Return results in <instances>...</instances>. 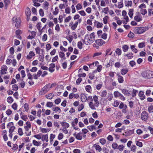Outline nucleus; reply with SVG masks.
Wrapping results in <instances>:
<instances>
[{
	"label": "nucleus",
	"mask_w": 153,
	"mask_h": 153,
	"mask_svg": "<svg viewBox=\"0 0 153 153\" xmlns=\"http://www.w3.org/2000/svg\"><path fill=\"white\" fill-rule=\"evenodd\" d=\"M95 37V33L94 32L91 33L89 35L87 34L85 36L84 42L86 45H89L94 42Z\"/></svg>",
	"instance_id": "nucleus-1"
},
{
	"label": "nucleus",
	"mask_w": 153,
	"mask_h": 153,
	"mask_svg": "<svg viewBox=\"0 0 153 153\" xmlns=\"http://www.w3.org/2000/svg\"><path fill=\"white\" fill-rule=\"evenodd\" d=\"M147 27H136L134 29V32L136 34H141L148 30Z\"/></svg>",
	"instance_id": "nucleus-2"
},
{
	"label": "nucleus",
	"mask_w": 153,
	"mask_h": 153,
	"mask_svg": "<svg viewBox=\"0 0 153 153\" xmlns=\"http://www.w3.org/2000/svg\"><path fill=\"white\" fill-rule=\"evenodd\" d=\"M141 75L145 78L149 79L153 77V72L149 70L142 72Z\"/></svg>",
	"instance_id": "nucleus-3"
},
{
	"label": "nucleus",
	"mask_w": 153,
	"mask_h": 153,
	"mask_svg": "<svg viewBox=\"0 0 153 153\" xmlns=\"http://www.w3.org/2000/svg\"><path fill=\"white\" fill-rule=\"evenodd\" d=\"M52 87V85L49 84L46 85L40 91V93L41 94H44L46 93L48 91H49L50 89Z\"/></svg>",
	"instance_id": "nucleus-4"
},
{
	"label": "nucleus",
	"mask_w": 153,
	"mask_h": 153,
	"mask_svg": "<svg viewBox=\"0 0 153 153\" xmlns=\"http://www.w3.org/2000/svg\"><path fill=\"white\" fill-rule=\"evenodd\" d=\"M21 22V19L19 17H18L17 16H15L12 19L13 23H16L15 26L17 28L20 27Z\"/></svg>",
	"instance_id": "nucleus-5"
},
{
	"label": "nucleus",
	"mask_w": 153,
	"mask_h": 153,
	"mask_svg": "<svg viewBox=\"0 0 153 153\" xmlns=\"http://www.w3.org/2000/svg\"><path fill=\"white\" fill-rule=\"evenodd\" d=\"M149 117L148 113L146 111H143L141 115V118L142 120L146 121Z\"/></svg>",
	"instance_id": "nucleus-6"
},
{
	"label": "nucleus",
	"mask_w": 153,
	"mask_h": 153,
	"mask_svg": "<svg viewBox=\"0 0 153 153\" xmlns=\"http://www.w3.org/2000/svg\"><path fill=\"white\" fill-rule=\"evenodd\" d=\"M7 126L8 128H9V132H13L15 128V127L12 122L9 123L8 124Z\"/></svg>",
	"instance_id": "nucleus-7"
},
{
	"label": "nucleus",
	"mask_w": 153,
	"mask_h": 153,
	"mask_svg": "<svg viewBox=\"0 0 153 153\" xmlns=\"http://www.w3.org/2000/svg\"><path fill=\"white\" fill-rule=\"evenodd\" d=\"M78 25V22H75L73 24L72 22H70L69 23V26L71 27V28L72 30H75L77 27Z\"/></svg>",
	"instance_id": "nucleus-8"
},
{
	"label": "nucleus",
	"mask_w": 153,
	"mask_h": 153,
	"mask_svg": "<svg viewBox=\"0 0 153 153\" xmlns=\"http://www.w3.org/2000/svg\"><path fill=\"white\" fill-rule=\"evenodd\" d=\"M73 136L78 140H81L82 138V134L81 132L76 133L75 132L73 134Z\"/></svg>",
	"instance_id": "nucleus-9"
},
{
	"label": "nucleus",
	"mask_w": 153,
	"mask_h": 153,
	"mask_svg": "<svg viewBox=\"0 0 153 153\" xmlns=\"http://www.w3.org/2000/svg\"><path fill=\"white\" fill-rule=\"evenodd\" d=\"M89 107L92 110H95L96 107H98L99 105L96 104L95 102L94 103L93 102H89L88 104Z\"/></svg>",
	"instance_id": "nucleus-10"
},
{
	"label": "nucleus",
	"mask_w": 153,
	"mask_h": 153,
	"mask_svg": "<svg viewBox=\"0 0 153 153\" xmlns=\"http://www.w3.org/2000/svg\"><path fill=\"white\" fill-rule=\"evenodd\" d=\"M35 55V53L33 51H30L28 54L26 56V58L27 60L31 59Z\"/></svg>",
	"instance_id": "nucleus-11"
},
{
	"label": "nucleus",
	"mask_w": 153,
	"mask_h": 153,
	"mask_svg": "<svg viewBox=\"0 0 153 153\" xmlns=\"http://www.w3.org/2000/svg\"><path fill=\"white\" fill-rule=\"evenodd\" d=\"M25 13L27 16V20L28 21L31 15V11L29 7H27L26 8L25 10Z\"/></svg>",
	"instance_id": "nucleus-12"
},
{
	"label": "nucleus",
	"mask_w": 153,
	"mask_h": 153,
	"mask_svg": "<svg viewBox=\"0 0 153 153\" xmlns=\"http://www.w3.org/2000/svg\"><path fill=\"white\" fill-rule=\"evenodd\" d=\"M7 67L5 65H3L1 67V74H6Z\"/></svg>",
	"instance_id": "nucleus-13"
},
{
	"label": "nucleus",
	"mask_w": 153,
	"mask_h": 153,
	"mask_svg": "<svg viewBox=\"0 0 153 153\" xmlns=\"http://www.w3.org/2000/svg\"><path fill=\"white\" fill-rule=\"evenodd\" d=\"M134 19L137 22H139L142 20L143 18L140 14H138L134 17Z\"/></svg>",
	"instance_id": "nucleus-14"
},
{
	"label": "nucleus",
	"mask_w": 153,
	"mask_h": 153,
	"mask_svg": "<svg viewBox=\"0 0 153 153\" xmlns=\"http://www.w3.org/2000/svg\"><path fill=\"white\" fill-rule=\"evenodd\" d=\"M95 42L97 45L100 46H102L105 43V41L102 39H97L95 41Z\"/></svg>",
	"instance_id": "nucleus-15"
},
{
	"label": "nucleus",
	"mask_w": 153,
	"mask_h": 153,
	"mask_svg": "<svg viewBox=\"0 0 153 153\" xmlns=\"http://www.w3.org/2000/svg\"><path fill=\"white\" fill-rule=\"evenodd\" d=\"M87 95L84 93H82L81 95V99L83 102H85L87 100Z\"/></svg>",
	"instance_id": "nucleus-16"
},
{
	"label": "nucleus",
	"mask_w": 153,
	"mask_h": 153,
	"mask_svg": "<svg viewBox=\"0 0 153 153\" xmlns=\"http://www.w3.org/2000/svg\"><path fill=\"white\" fill-rule=\"evenodd\" d=\"M60 123L63 128H68L69 127V124L68 123H66L65 121L61 122Z\"/></svg>",
	"instance_id": "nucleus-17"
},
{
	"label": "nucleus",
	"mask_w": 153,
	"mask_h": 153,
	"mask_svg": "<svg viewBox=\"0 0 153 153\" xmlns=\"http://www.w3.org/2000/svg\"><path fill=\"white\" fill-rule=\"evenodd\" d=\"M42 140L43 141L48 142V134H43L42 135Z\"/></svg>",
	"instance_id": "nucleus-18"
},
{
	"label": "nucleus",
	"mask_w": 153,
	"mask_h": 153,
	"mask_svg": "<svg viewBox=\"0 0 153 153\" xmlns=\"http://www.w3.org/2000/svg\"><path fill=\"white\" fill-rule=\"evenodd\" d=\"M59 57L61 58V61H63L66 59L65 57V54L62 51H59Z\"/></svg>",
	"instance_id": "nucleus-19"
},
{
	"label": "nucleus",
	"mask_w": 153,
	"mask_h": 153,
	"mask_svg": "<svg viewBox=\"0 0 153 153\" xmlns=\"http://www.w3.org/2000/svg\"><path fill=\"white\" fill-rule=\"evenodd\" d=\"M55 67V64L54 63H51L50 64V67L49 69V71L51 73L54 71L55 70L54 68Z\"/></svg>",
	"instance_id": "nucleus-20"
},
{
	"label": "nucleus",
	"mask_w": 153,
	"mask_h": 153,
	"mask_svg": "<svg viewBox=\"0 0 153 153\" xmlns=\"http://www.w3.org/2000/svg\"><path fill=\"white\" fill-rule=\"evenodd\" d=\"M36 27L39 32L40 33H42L43 31H42V26L41 23L40 22L38 23L36 25Z\"/></svg>",
	"instance_id": "nucleus-21"
},
{
	"label": "nucleus",
	"mask_w": 153,
	"mask_h": 153,
	"mask_svg": "<svg viewBox=\"0 0 153 153\" xmlns=\"http://www.w3.org/2000/svg\"><path fill=\"white\" fill-rule=\"evenodd\" d=\"M22 32L21 30H18L16 31V38L19 39H21L22 37L20 36V34H22Z\"/></svg>",
	"instance_id": "nucleus-22"
},
{
	"label": "nucleus",
	"mask_w": 153,
	"mask_h": 153,
	"mask_svg": "<svg viewBox=\"0 0 153 153\" xmlns=\"http://www.w3.org/2000/svg\"><path fill=\"white\" fill-rule=\"evenodd\" d=\"M122 92L123 94L126 96H129L131 94L130 91L128 90H126L125 89H122Z\"/></svg>",
	"instance_id": "nucleus-23"
},
{
	"label": "nucleus",
	"mask_w": 153,
	"mask_h": 153,
	"mask_svg": "<svg viewBox=\"0 0 153 153\" xmlns=\"http://www.w3.org/2000/svg\"><path fill=\"white\" fill-rule=\"evenodd\" d=\"M31 127V124L30 122L27 121L25 125L24 128L25 129H30Z\"/></svg>",
	"instance_id": "nucleus-24"
},
{
	"label": "nucleus",
	"mask_w": 153,
	"mask_h": 153,
	"mask_svg": "<svg viewBox=\"0 0 153 153\" xmlns=\"http://www.w3.org/2000/svg\"><path fill=\"white\" fill-rule=\"evenodd\" d=\"M139 96L140 99L141 100H144L145 98V96L144 94V92L143 91H140L139 94Z\"/></svg>",
	"instance_id": "nucleus-25"
},
{
	"label": "nucleus",
	"mask_w": 153,
	"mask_h": 153,
	"mask_svg": "<svg viewBox=\"0 0 153 153\" xmlns=\"http://www.w3.org/2000/svg\"><path fill=\"white\" fill-rule=\"evenodd\" d=\"M95 26L97 28H100L102 27L103 24L102 22H100L97 21H95L94 23Z\"/></svg>",
	"instance_id": "nucleus-26"
},
{
	"label": "nucleus",
	"mask_w": 153,
	"mask_h": 153,
	"mask_svg": "<svg viewBox=\"0 0 153 153\" xmlns=\"http://www.w3.org/2000/svg\"><path fill=\"white\" fill-rule=\"evenodd\" d=\"M125 6L127 7H131L132 5V3L131 1H125Z\"/></svg>",
	"instance_id": "nucleus-27"
},
{
	"label": "nucleus",
	"mask_w": 153,
	"mask_h": 153,
	"mask_svg": "<svg viewBox=\"0 0 153 153\" xmlns=\"http://www.w3.org/2000/svg\"><path fill=\"white\" fill-rule=\"evenodd\" d=\"M40 130L42 133H46L48 132L50 130V129L48 128H40Z\"/></svg>",
	"instance_id": "nucleus-28"
},
{
	"label": "nucleus",
	"mask_w": 153,
	"mask_h": 153,
	"mask_svg": "<svg viewBox=\"0 0 153 153\" xmlns=\"http://www.w3.org/2000/svg\"><path fill=\"white\" fill-rule=\"evenodd\" d=\"M125 56H127L128 58L129 59H132L134 56L133 54L131 52L128 53L127 54H125L124 55Z\"/></svg>",
	"instance_id": "nucleus-29"
},
{
	"label": "nucleus",
	"mask_w": 153,
	"mask_h": 153,
	"mask_svg": "<svg viewBox=\"0 0 153 153\" xmlns=\"http://www.w3.org/2000/svg\"><path fill=\"white\" fill-rule=\"evenodd\" d=\"M128 71V69L126 68H123L120 71L121 74L122 75L126 74Z\"/></svg>",
	"instance_id": "nucleus-30"
},
{
	"label": "nucleus",
	"mask_w": 153,
	"mask_h": 153,
	"mask_svg": "<svg viewBox=\"0 0 153 153\" xmlns=\"http://www.w3.org/2000/svg\"><path fill=\"white\" fill-rule=\"evenodd\" d=\"M53 111L55 112V113H60L61 112V109L60 108L57 106L55 107L52 108Z\"/></svg>",
	"instance_id": "nucleus-31"
},
{
	"label": "nucleus",
	"mask_w": 153,
	"mask_h": 153,
	"mask_svg": "<svg viewBox=\"0 0 153 153\" xmlns=\"http://www.w3.org/2000/svg\"><path fill=\"white\" fill-rule=\"evenodd\" d=\"M123 51L124 52H126L129 48V47L127 45H123L122 47Z\"/></svg>",
	"instance_id": "nucleus-32"
},
{
	"label": "nucleus",
	"mask_w": 153,
	"mask_h": 153,
	"mask_svg": "<svg viewBox=\"0 0 153 153\" xmlns=\"http://www.w3.org/2000/svg\"><path fill=\"white\" fill-rule=\"evenodd\" d=\"M109 19V17L108 16H105L103 19V23L106 25L108 23V21Z\"/></svg>",
	"instance_id": "nucleus-33"
},
{
	"label": "nucleus",
	"mask_w": 153,
	"mask_h": 153,
	"mask_svg": "<svg viewBox=\"0 0 153 153\" xmlns=\"http://www.w3.org/2000/svg\"><path fill=\"white\" fill-rule=\"evenodd\" d=\"M87 128L90 131H92L94 130H96V127L94 125H92L91 126H88Z\"/></svg>",
	"instance_id": "nucleus-34"
},
{
	"label": "nucleus",
	"mask_w": 153,
	"mask_h": 153,
	"mask_svg": "<svg viewBox=\"0 0 153 153\" xmlns=\"http://www.w3.org/2000/svg\"><path fill=\"white\" fill-rule=\"evenodd\" d=\"M32 143L34 145L37 146H39L41 144V142H38L35 140H33Z\"/></svg>",
	"instance_id": "nucleus-35"
},
{
	"label": "nucleus",
	"mask_w": 153,
	"mask_h": 153,
	"mask_svg": "<svg viewBox=\"0 0 153 153\" xmlns=\"http://www.w3.org/2000/svg\"><path fill=\"white\" fill-rule=\"evenodd\" d=\"M93 100L94 102L97 105H99V102L98 100V97L96 95H95L93 97Z\"/></svg>",
	"instance_id": "nucleus-36"
},
{
	"label": "nucleus",
	"mask_w": 153,
	"mask_h": 153,
	"mask_svg": "<svg viewBox=\"0 0 153 153\" xmlns=\"http://www.w3.org/2000/svg\"><path fill=\"white\" fill-rule=\"evenodd\" d=\"M82 136L84 138H85L86 137V134L88 132V130L86 128L82 129Z\"/></svg>",
	"instance_id": "nucleus-37"
},
{
	"label": "nucleus",
	"mask_w": 153,
	"mask_h": 153,
	"mask_svg": "<svg viewBox=\"0 0 153 153\" xmlns=\"http://www.w3.org/2000/svg\"><path fill=\"white\" fill-rule=\"evenodd\" d=\"M107 94V91L106 90H103L101 91L100 94L101 97H105Z\"/></svg>",
	"instance_id": "nucleus-38"
},
{
	"label": "nucleus",
	"mask_w": 153,
	"mask_h": 153,
	"mask_svg": "<svg viewBox=\"0 0 153 153\" xmlns=\"http://www.w3.org/2000/svg\"><path fill=\"white\" fill-rule=\"evenodd\" d=\"M94 146L95 147V149L97 151H98L99 152H100L102 151V148L99 145L95 144Z\"/></svg>",
	"instance_id": "nucleus-39"
},
{
	"label": "nucleus",
	"mask_w": 153,
	"mask_h": 153,
	"mask_svg": "<svg viewBox=\"0 0 153 153\" xmlns=\"http://www.w3.org/2000/svg\"><path fill=\"white\" fill-rule=\"evenodd\" d=\"M102 68V66L101 65H99L98 67H97L96 70L94 71V73H97V71L99 72H100L101 71Z\"/></svg>",
	"instance_id": "nucleus-40"
},
{
	"label": "nucleus",
	"mask_w": 153,
	"mask_h": 153,
	"mask_svg": "<svg viewBox=\"0 0 153 153\" xmlns=\"http://www.w3.org/2000/svg\"><path fill=\"white\" fill-rule=\"evenodd\" d=\"M123 17V18L124 19H125V20L123 21V23L124 25H125L128 22V17L127 15Z\"/></svg>",
	"instance_id": "nucleus-41"
},
{
	"label": "nucleus",
	"mask_w": 153,
	"mask_h": 153,
	"mask_svg": "<svg viewBox=\"0 0 153 153\" xmlns=\"http://www.w3.org/2000/svg\"><path fill=\"white\" fill-rule=\"evenodd\" d=\"M49 4L47 1H45L43 5V8L46 10H47L48 8Z\"/></svg>",
	"instance_id": "nucleus-42"
},
{
	"label": "nucleus",
	"mask_w": 153,
	"mask_h": 153,
	"mask_svg": "<svg viewBox=\"0 0 153 153\" xmlns=\"http://www.w3.org/2000/svg\"><path fill=\"white\" fill-rule=\"evenodd\" d=\"M134 14V10L133 9H131L129 10L128 14L130 17L132 18Z\"/></svg>",
	"instance_id": "nucleus-43"
},
{
	"label": "nucleus",
	"mask_w": 153,
	"mask_h": 153,
	"mask_svg": "<svg viewBox=\"0 0 153 153\" xmlns=\"http://www.w3.org/2000/svg\"><path fill=\"white\" fill-rule=\"evenodd\" d=\"M85 90L88 92L91 93L92 91L91 87L90 85H87L85 87Z\"/></svg>",
	"instance_id": "nucleus-44"
},
{
	"label": "nucleus",
	"mask_w": 153,
	"mask_h": 153,
	"mask_svg": "<svg viewBox=\"0 0 153 153\" xmlns=\"http://www.w3.org/2000/svg\"><path fill=\"white\" fill-rule=\"evenodd\" d=\"M10 78V76L8 75H7L4 76V81L6 84H7L9 81L8 79Z\"/></svg>",
	"instance_id": "nucleus-45"
},
{
	"label": "nucleus",
	"mask_w": 153,
	"mask_h": 153,
	"mask_svg": "<svg viewBox=\"0 0 153 153\" xmlns=\"http://www.w3.org/2000/svg\"><path fill=\"white\" fill-rule=\"evenodd\" d=\"M130 147L131 151L134 152H135L136 151L137 147L135 145H132Z\"/></svg>",
	"instance_id": "nucleus-46"
},
{
	"label": "nucleus",
	"mask_w": 153,
	"mask_h": 153,
	"mask_svg": "<svg viewBox=\"0 0 153 153\" xmlns=\"http://www.w3.org/2000/svg\"><path fill=\"white\" fill-rule=\"evenodd\" d=\"M115 52L118 56L120 55L122 53L121 50L119 48H117L116 49Z\"/></svg>",
	"instance_id": "nucleus-47"
},
{
	"label": "nucleus",
	"mask_w": 153,
	"mask_h": 153,
	"mask_svg": "<svg viewBox=\"0 0 153 153\" xmlns=\"http://www.w3.org/2000/svg\"><path fill=\"white\" fill-rule=\"evenodd\" d=\"M130 48L132 51L135 53H136L137 52V50L135 48V46L134 45H131Z\"/></svg>",
	"instance_id": "nucleus-48"
},
{
	"label": "nucleus",
	"mask_w": 153,
	"mask_h": 153,
	"mask_svg": "<svg viewBox=\"0 0 153 153\" xmlns=\"http://www.w3.org/2000/svg\"><path fill=\"white\" fill-rule=\"evenodd\" d=\"M42 134L40 133L34 135L33 136V137L36 138L37 139L39 140L41 139H42Z\"/></svg>",
	"instance_id": "nucleus-49"
},
{
	"label": "nucleus",
	"mask_w": 153,
	"mask_h": 153,
	"mask_svg": "<svg viewBox=\"0 0 153 153\" xmlns=\"http://www.w3.org/2000/svg\"><path fill=\"white\" fill-rule=\"evenodd\" d=\"M48 99H51L53 97V94L52 93L49 94L48 95H46L45 96Z\"/></svg>",
	"instance_id": "nucleus-50"
},
{
	"label": "nucleus",
	"mask_w": 153,
	"mask_h": 153,
	"mask_svg": "<svg viewBox=\"0 0 153 153\" xmlns=\"http://www.w3.org/2000/svg\"><path fill=\"white\" fill-rule=\"evenodd\" d=\"M112 147L114 149H117L118 145L116 143H113L112 145Z\"/></svg>",
	"instance_id": "nucleus-51"
},
{
	"label": "nucleus",
	"mask_w": 153,
	"mask_h": 153,
	"mask_svg": "<svg viewBox=\"0 0 153 153\" xmlns=\"http://www.w3.org/2000/svg\"><path fill=\"white\" fill-rule=\"evenodd\" d=\"M118 82L120 83H122L124 81L123 77L122 76H119V77L117 79Z\"/></svg>",
	"instance_id": "nucleus-52"
},
{
	"label": "nucleus",
	"mask_w": 153,
	"mask_h": 153,
	"mask_svg": "<svg viewBox=\"0 0 153 153\" xmlns=\"http://www.w3.org/2000/svg\"><path fill=\"white\" fill-rule=\"evenodd\" d=\"M72 18L71 16H69L68 17H66L64 20V22L65 23H67L69 22Z\"/></svg>",
	"instance_id": "nucleus-53"
},
{
	"label": "nucleus",
	"mask_w": 153,
	"mask_h": 153,
	"mask_svg": "<svg viewBox=\"0 0 153 153\" xmlns=\"http://www.w3.org/2000/svg\"><path fill=\"white\" fill-rule=\"evenodd\" d=\"M9 51L10 54L12 56L14 53V50L13 47H11L10 48Z\"/></svg>",
	"instance_id": "nucleus-54"
},
{
	"label": "nucleus",
	"mask_w": 153,
	"mask_h": 153,
	"mask_svg": "<svg viewBox=\"0 0 153 153\" xmlns=\"http://www.w3.org/2000/svg\"><path fill=\"white\" fill-rule=\"evenodd\" d=\"M66 39L70 43L72 41L73 39V37L71 35H69L68 37H66Z\"/></svg>",
	"instance_id": "nucleus-55"
},
{
	"label": "nucleus",
	"mask_w": 153,
	"mask_h": 153,
	"mask_svg": "<svg viewBox=\"0 0 153 153\" xmlns=\"http://www.w3.org/2000/svg\"><path fill=\"white\" fill-rule=\"evenodd\" d=\"M84 105L83 104H81L79 105L78 110L79 111H82L84 108Z\"/></svg>",
	"instance_id": "nucleus-56"
},
{
	"label": "nucleus",
	"mask_w": 153,
	"mask_h": 153,
	"mask_svg": "<svg viewBox=\"0 0 153 153\" xmlns=\"http://www.w3.org/2000/svg\"><path fill=\"white\" fill-rule=\"evenodd\" d=\"M145 42H144L140 43L138 44V47L140 48H142L145 46Z\"/></svg>",
	"instance_id": "nucleus-57"
},
{
	"label": "nucleus",
	"mask_w": 153,
	"mask_h": 153,
	"mask_svg": "<svg viewBox=\"0 0 153 153\" xmlns=\"http://www.w3.org/2000/svg\"><path fill=\"white\" fill-rule=\"evenodd\" d=\"M121 94L118 91H115L114 93V95L115 97H119Z\"/></svg>",
	"instance_id": "nucleus-58"
},
{
	"label": "nucleus",
	"mask_w": 153,
	"mask_h": 153,
	"mask_svg": "<svg viewBox=\"0 0 153 153\" xmlns=\"http://www.w3.org/2000/svg\"><path fill=\"white\" fill-rule=\"evenodd\" d=\"M100 142L102 145L105 144L106 143V141L105 139L102 138L100 139Z\"/></svg>",
	"instance_id": "nucleus-59"
},
{
	"label": "nucleus",
	"mask_w": 153,
	"mask_h": 153,
	"mask_svg": "<svg viewBox=\"0 0 153 153\" xmlns=\"http://www.w3.org/2000/svg\"><path fill=\"white\" fill-rule=\"evenodd\" d=\"M94 72V71L92 73H90L89 74V77L91 79H93L94 77V73H95Z\"/></svg>",
	"instance_id": "nucleus-60"
},
{
	"label": "nucleus",
	"mask_w": 153,
	"mask_h": 153,
	"mask_svg": "<svg viewBox=\"0 0 153 153\" xmlns=\"http://www.w3.org/2000/svg\"><path fill=\"white\" fill-rule=\"evenodd\" d=\"M148 111L150 113L153 112V104H151L148 108Z\"/></svg>",
	"instance_id": "nucleus-61"
},
{
	"label": "nucleus",
	"mask_w": 153,
	"mask_h": 153,
	"mask_svg": "<svg viewBox=\"0 0 153 153\" xmlns=\"http://www.w3.org/2000/svg\"><path fill=\"white\" fill-rule=\"evenodd\" d=\"M13 100V98L11 97H8L7 99V102L10 103H12Z\"/></svg>",
	"instance_id": "nucleus-62"
},
{
	"label": "nucleus",
	"mask_w": 153,
	"mask_h": 153,
	"mask_svg": "<svg viewBox=\"0 0 153 153\" xmlns=\"http://www.w3.org/2000/svg\"><path fill=\"white\" fill-rule=\"evenodd\" d=\"M118 4L117 6L119 8H122L123 6V1H120L118 3Z\"/></svg>",
	"instance_id": "nucleus-63"
},
{
	"label": "nucleus",
	"mask_w": 153,
	"mask_h": 153,
	"mask_svg": "<svg viewBox=\"0 0 153 153\" xmlns=\"http://www.w3.org/2000/svg\"><path fill=\"white\" fill-rule=\"evenodd\" d=\"M76 10H79L82 8V7L81 4L80 3L78 4L76 6Z\"/></svg>",
	"instance_id": "nucleus-64"
}]
</instances>
